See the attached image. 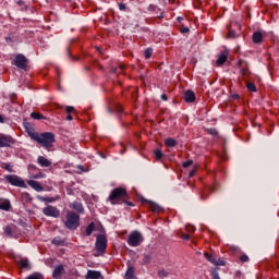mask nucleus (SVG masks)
<instances>
[{
  "label": "nucleus",
  "instance_id": "obj_1",
  "mask_svg": "<svg viewBox=\"0 0 279 279\" xmlns=\"http://www.w3.org/2000/svg\"><path fill=\"white\" fill-rule=\"evenodd\" d=\"M26 132L32 141L38 143V145L44 147V149H47V151H51V149H53V145L56 143V134L51 132L38 133L34 131V129L27 126Z\"/></svg>",
  "mask_w": 279,
  "mask_h": 279
},
{
  "label": "nucleus",
  "instance_id": "obj_2",
  "mask_svg": "<svg viewBox=\"0 0 279 279\" xmlns=\"http://www.w3.org/2000/svg\"><path fill=\"white\" fill-rule=\"evenodd\" d=\"M128 199V191L123 187H117L112 190L108 201L114 206L117 204H123Z\"/></svg>",
  "mask_w": 279,
  "mask_h": 279
},
{
  "label": "nucleus",
  "instance_id": "obj_3",
  "mask_svg": "<svg viewBox=\"0 0 279 279\" xmlns=\"http://www.w3.org/2000/svg\"><path fill=\"white\" fill-rule=\"evenodd\" d=\"M64 226L68 230H77L80 228V215L75 211H69L65 216Z\"/></svg>",
  "mask_w": 279,
  "mask_h": 279
},
{
  "label": "nucleus",
  "instance_id": "obj_4",
  "mask_svg": "<svg viewBox=\"0 0 279 279\" xmlns=\"http://www.w3.org/2000/svg\"><path fill=\"white\" fill-rule=\"evenodd\" d=\"M95 248L98 254H106V250H108V238L105 234L97 235Z\"/></svg>",
  "mask_w": 279,
  "mask_h": 279
},
{
  "label": "nucleus",
  "instance_id": "obj_5",
  "mask_svg": "<svg viewBox=\"0 0 279 279\" xmlns=\"http://www.w3.org/2000/svg\"><path fill=\"white\" fill-rule=\"evenodd\" d=\"M143 241H144L143 234L138 231L131 232L128 238V244L131 247H138V245L143 243Z\"/></svg>",
  "mask_w": 279,
  "mask_h": 279
},
{
  "label": "nucleus",
  "instance_id": "obj_6",
  "mask_svg": "<svg viewBox=\"0 0 279 279\" xmlns=\"http://www.w3.org/2000/svg\"><path fill=\"white\" fill-rule=\"evenodd\" d=\"M5 180L7 182H9V184H12V186H19L20 189H27V184H25V181H23V179H21L16 174L5 175Z\"/></svg>",
  "mask_w": 279,
  "mask_h": 279
},
{
  "label": "nucleus",
  "instance_id": "obj_7",
  "mask_svg": "<svg viewBox=\"0 0 279 279\" xmlns=\"http://www.w3.org/2000/svg\"><path fill=\"white\" fill-rule=\"evenodd\" d=\"M204 256H205L206 260L211 263V265H217L220 267H225V265H226V262L223 259H220L219 256H217L216 254L205 253Z\"/></svg>",
  "mask_w": 279,
  "mask_h": 279
},
{
  "label": "nucleus",
  "instance_id": "obj_8",
  "mask_svg": "<svg viewBox=\"0 0 279 279\" xmlns=\"http://www.w3.org/2000/svg\"><path fill=\"white\" fill-rule=\"evenodd\" d=\"M16 143V140L10 135L0 134V148L12 147Z\"/></svg>",
  "mask_w": 279,
  "mask_h": 279
},
{
  "label": "nucleus",
  "instance_id": "obj_9",
  "mask_svg": "<svg viewBox=\"0 0 279 279\" xmlns=\"http://www.w3.org/2000/svg\"><path fill=\"white\" fill-rule=\"evenodd\" d=\"M43 213L46 217H53L54 219H58V217H60V210L51 205L45 207L43 209Z\"/></svg>",
  "mask_w": 279,
  "mask_h": 279
},
{
  "label": "nucleus",
  "instance_id": "obj_10",
  "mask_svg": "<svg viewBox=\"0 0 279 279\" xmlns=\"http://www.w3.org/2000/svg\"><path fill=\"white\" fill-rule=\"evenodd\" d=\"M15 66L25 71L27 69V58L23 54H17L14 60Z\"/></svg>",
  "mask_w": 279,
  "mask_h": 279
},
{
  "label": "nucleus",
  "instance_id": "obj_11",
  "mask_svg": "<svg viewBox=\"0 0 279 279\" xmlns=\"http://www.w3.org/2000/svg\"><path fill=\"white\" fill-rule=\"evenodd\" d=\"M228 50L222 51L216 61V66H222V64H226V61L228 60Z\"/></svg>",
  "mask_w": 279,
  "mask_h": 279
},
{
  "label": "nucleus",
  "instance_id": "obj_12",
  "mask_svg": "<svg viewBox=\"0 0 279 279\" xmlns=\"http://www.w3.org/2000/svg\"><path fill=\"white\" fill-rule=\"evenodd\" d=\"M183 99L186 104H193L195 101V92L193 90L184 92Z\"/></svg>",
  "mask_w": 279,
  "mask_h": 279
},
{
  "label": "nucleus",
  "instance_id": "obj_13",
  "mask_svg": "<svg viewBox=\"0 0 279 279\" xmlns=\"http://www.w3.org/2000/svg\"><path fill=\"white\" fill-rule=\"evenodd\" d=\"M27 184L28 186H31V189H34V191H37V193H41V191H45V187H43V185H40L38 181L29 180L27 181Z\"/></svg>",
  "mask_w": 279,
  "mask_h": 279
},
{
  "label": "nucleus",
  "instance_id": "obj_14",
  "mask_svg": "<svg viewBox=\"0 0 279 279\" xmlns=\"http://www.w3.org/2000/svg\"><path fill=\"white\" fill-rule=\"evenodd\" d=\"M62 274H64V266L63 265H59L54 268L53 272H52V278L54 279H62Z\"/></svg>",
  "mask_w": 279,
  "mask_h": 279
},
{
  "label": "nucleus",
  "instance_id": "obj_15",
  "mask_svg": "<svg viewBox=\"0 0 279 279\" xmlns=\"http://www.w3.org/2000/svg\"><path fill=\"white\" fill-rule=\"evenodd\" d=\"M37 163L39 167H51V160L47 159L45 156H39L37 158Z\"/></svg>",
  "mask_w": 279,
  "mask_h": 279
},
{
  "label": "nucleus",
  "instance_id": "obj_16",
  "mask_svg": "<svg viewBox=\"0 0 279 279\" xmlns=\"http://www.w3.org/2000/svg\"><path fill=\"white\" fill-rule=\"evenodd\" d=\"M70 208L76 210V213H80L81 215H84V206L82 205V203L74 202L70 204Z\"/></svg>",
  "mask_w": 279,
  "mask_h": 279
},
{
  "label": "nucleus",
  "instance_id": "obj_17",
  "mask_svg": "<svg viewBox=\"0 0 279 279\" xmlns=\"http://www.w3.org/2000/svg\"><path fill=\"white\" fill-rule=\"evenodd\" d=\"M12 208V205L10 204L9 199L0 198V210H10Z\"/></svg>",
  "mask_w": 279,
  "mask_h": 279
},
{
  "label": "nucleus",
  "instance_id": "obj_18",
  "mask_svg": "<svg viewBox=\"0 0 279 279\" xmlns=\"http://www.w3.org/2000/svg\"><path fill=\"white\" fill-rule=\"evenodd\" d=\"M101 272L97 270H88L86 275V279H100Z\"/></svg>",
  "mask_w": 279,
  "mask_h": 279
},
{
  "label": "nucleus",
  "instance_id": "obj_19",
  "mask_svg": "<svg viewBox=\"0 0 279 279\" xmlns=\"http://www.w3.org/2000/svg\"><path fill=\"white\" fill-rule=\"evenodd\" d=\"M263 41V33L262 32H255L254 34H253V43L255 44V45H258L259 43H262Z\"/></svg>",
  "mask_w": 279,
  "mask_h": 279
},
{
  "label": "nucleus",
  "instance_id": "obj_20",
  "mask_svg": "<svg viewBox=\"0 0 279 279\" xmlns=\"http://www.w3.org/2000/svg\"><path fill=\"white\" fill-rule=\"evenodd\" d=\"M19 264L22 269H32V266H29V260L27 258H22Z\"/></svg>",
  "mask_w": 279,
  "mask_h": 279
},
{
  "label": "nucleus",
  "instance_id": "obj_21",
  "mask_svg": "<svg viewBox=\"0 0 279 279\" xmlns=\"http://www.w3.org/2000/svg\"><path fill=\"white\" fill-rule=\"evenodd\" d=\"M124 279H136V277L134 276V267L128 268Z\"/></svg>",
  "mask_w": 279,
  "mask_h": 279
},
{
  "label": "nucleus",
  "instance_id": "obj_22",
  "mask_svg": "<svg viewBox=\"0 0 279 279\" xmlns=\"http://www.w3.org/2000/svg\"><path fill=\"white\" fill-rule=\"evenodd\" d=\"M165 144L167 147H175V145H178V141L172 137H168L165 140Z\"/></svg>",
  "mask_w": 279,
  "mask_h": 279
},
{
  "label": "nucleus",
  "instance_id": "obj_23",
  "mask_svg": "<svg viewBox=\"0 0 279 279\" xmlns=\"http://www.w3.org/2000/svg\"><path fill=\"white\" fill-rule=\"evenodd\" d=\"M31 118L35 119L36 121H43V119H47L45 116L38 112H32Z\"/></svg>",
  "mask_w": 279,
  "mask_h": 279
},
{
  "label": "nucleus",
  "instance_id": "obj_24",
  "mask_svg": "<svg viewBox=\"0 0 279 279\" xmlns=\"http://www.w3.org/2000/svg\"><path fill=\"white\" fill-rule=\"evenodd\" d=\"M95 232V222H90L86 228V235L90 236Z\"/></svg>",
  "mask_w": 279,
  "mask_h": 279
},
{
  "label": "nucleus",
  "instance_id": "obj_25",
  "mask_svg": "<svg viewBox=\"0 0 279 279\" xmlns=\"http://www.w3.org/2000/svg\"><path fill=\"white\" fill-rule=\"evenodd\" d=\"M125 71V64H120L118 68H112L111 73H123Z\"/></svg>",
  "mask_w": 279,
  "mask_h": 279
},
{
  "label": "nucleus",
  "instance_id": "obj_26",
  "mask_svg": "<svg viewBox=\"0 0 279 279\" xmlns=\"http://www.w3.org/2000/svg\"><path fill=\"white\" fill-rule=\"evenodd\" d=\"M149 208L153 210V213H160V207L156 203H148Z\"/></svg>",
  "mask_w": 279,
  "mask_h": 279
},
{
  "label": "nucleus",
  "instance_id": "obj_27",
  "mask_svg": "<svg viewBox=\"0 0 279 279\" xmlns=\"http://www.w3.org/2000/svg\"><path fill=\"white\" fill-rule=\"evenodd\" d=\"M154 156H155L156 160H162V156H165V154H162V150L156 149L154 151Z\"/></svg>",
  "mask_w": 279,
  "mask_h": 279
},
{
  "label": "nucleus",
  "instance_id": "obj_28",
  "mask_svg": "<svg viewBox=\"0 0 279 279\" xmlns=\"http://www.w3.org/2000/svg\"><path fill=\"white\" fill-rule=\"evenodd\" d=\"M31 178H33L34 180H40V179L45 178V173L40 172V170H39V173H36V174L31 173Z\"/></svg>",
  "mask_w": 279,
  "mask_h": 279
},
{
  "label": "nucleus",
  "instance_id": "obj_29",
  "mask_svg": "<svg viewBox=\"0 0 279 279\" xmlns=\"http://www.w3.org/2000/svg\"><path fill=\"white\" fill-rule=\"evenodd\" d=\"M154 53V49L151 48H147L144 52V56L146 58V60H149V58H151V54Z\"/></svg>",
  "mask_w": 279,
  "mask_h": 279
},
{
  "label": "nucleus",
  "instance_id": "obj_30",
  "mask_svg": "<svg viewBox=\"0 0 279 279\" xmlns=\"http://www.w3.org/2000/svg\"><path fill=\"white\" fill-rule=\"evenodd\" d=\"M246 88L252 93H256V85L254 83H246Z\"/></svg>",
  "mask_w": 279,
  "mask_h": 279
},
{
  "label": "nucleus",
  "instance_id": "obj_31",
  "mask_svg": "<svg viewBox=\"0 0 279 279\" xmlns=\"http://www.w3.org/2000/svg\"><path fill=\"white\" fill-rule=\"evenodd\" d=\"M158 276L159 278H167V276H169V271H167L166 269H161L158 271Z\"/></svg>",
  "mask_w": 279,
  "mask_h": 279
},
{
  "label": "nucleus",
  "instance_id": "obj_32",
  "mask_svg": "<svg viewBox=\"0 0 279 279\" xmlns=\"http://www.w3.org/2000/svg\"><path fill=\"white\" fill-rule=\"evenodd\" d=\"M58 199H60V196H56V197H46V202H48V204H51L53 202H58Z\"/></svg>",
  "mask_w": 279,
  "mask_h": 279
},
{
  "label": "nucleus",
  "instance_id": "obj_33",
  "mask_svg": "<svg viewBox=\"0 0 279 279\" xmlns=\"http://www.w3.org/2000/svg\"><path fill=\"white\" fill-rule=\"evenodd\" d=\"M4 232L8 234V236H12V228H10V226L4 227Z\"/></svg>",
  "mask_w": 279,
  "mask_h": 279
},
{
  "label": "nucleus",
  "instance_id": "obj_34",
  "mask_svg": "<svg viewBox=\"0 0 279 279\" xmlns=\"http://www.w3.org/2000/svg\"><path fill=\"white\" fill-rule=\"evenodd\" d=\"M3 169H5V171H9L10 173H12V171H14V170H12V166L10 163H4Z\"/></svg>",
  "mask_w": 279,
  "mask_h": 279
},
{
  "label": "nucleus",
  "instance_id": "obj_35",
  "mask_svg": "<svg viewBox=\"0 0 279 279\" xmlns=\"http://www.w3.org/2000/svg\"><path fill=\"white\" fill-rule=\"evenodd\" d=\"M191 165H193V160H191V159L185 161V162H183L184 169H189V167H191Z\"/></svg>",
  "mask_w": 279,
  "mask_h": 279
},
{
  "label": "nucleus",
  "instance_id": "obj_36",
  "mask_svg": "<svg viewBox=\"0 0 279 279\" xmlns=\"http://www.w3.org/2000/svg\"><path fill=\"white\" fill-rule=\"evenodd\" d=\"M65 112H66L68 114H71V112H75V108H73V107H71V106L65 107Z\"/></svg>",
  "mask_w": 279,
  "mask_h": 279
},
{
  "label": "nucleus",
  "instance_id": "obj_37",
  "mask_svg": "<svg viewBox=\"0 0 279 279\" xmlns=\"http://www.w3.org/2000/svg\"><path fill=\"white\" fill-rule=\"evenodd\" d=\"M240 260H241L242 263H247V260H250V257H248L247 255H242V256L240 257Z\"/></svg>",
  "mask_w": 279,
  "mask_h": 279
},
{
  "label": "nucleus",
  "instance_id": "obj_38",
  "mask_svg": "<svg viewBox=\"0 0 279 279\" xmlns=\"http://www.w3.org/2000/svg\"><path fill=\"white\" fill-rule=\"evenodd\" d=\"M236 36V32H234V31H229V33H228V37L229 38H234Z\"/></svg>",
  "mask_w": 279,
  "mask_h": 279
},
{
  "label": "nucleus",
  "instance_id": "obj_39",
  "mask_svg": "<svg viewBox=\"0 0 279 279\" xmlns=\"http://www.w3.org/2000/svg\"><path fill=\"white\" fill-rule=\"evenodd\" d=\"M181 239H183V241H189L191 239V235L186 234V233H183L181 235Z\"/></svg>",
  "mask_w": 279,
  "mask_h": 279
},
{
  "label": "nucleus",
  "instance_id": "obj_40",
  "mask_svg": "<svg viewBox=\"0 0 279 279\" xmlns=\"http://www.w3.org/2000/svg\"><path fill=\"white\" fill-rule=\"evenodd\" d=\"M150 260H151V256H149V255L144 256V263L145 264L150 263Z\"/></svg>",
  "mask_w": 279,
  "mask_h": 279
},
{
  "label": "nucleus",
  "instance_id": "obj_41",
  "mask_svg": "<svg viewBox=\"0 0 279 279\" xmlns=\"http://www.w3.org/2000/svg\"><path fill=\"white\" fill-rule=\"evenodd\" d=\"M118 5H119V10L121 11L125 10V4L123 2H119Z\"/></svg>",
  "mask_w": 279,
  "mask_h": 279
},
{
  "label": "nucleus",
  "instance_id": "obj_42",
  "mask_svg": "<svg viewBox=\"0 0 279 279\" xmlns=\"http://www.w3.org/2000/svg\"><path fill=\"white\" fill-rule=\"evenodd\" d=\"M37 199L38 202H47V197L40 195L37 196Z\"/></svg>",
  "mask_w": 279,
  "mask_h": 279
},
{
  "label": "nucleus",
  "instance_id": "obj_43",
  "mask_svg": "<svg viewBox=\"0 0 279 279\" xmlns=\"http://www.w3.org/2000/svg\"><path fill=\"white\" fill-rule=\"evenodd\" d=\"M186 230H187V232H195V227H193V226H187V227H186Z\"/></svg>",
  "mask_w": 279,
  "mask_h": 279
},
{
  "label": "nucleus",
  "instance_id": "obj_44",
  "mask_svg": "<svg viewBox=\"0 0 279 279\" xmlns=\"http://www.w3.org/2000/svg\"><path fill=\"white\" fill-rule=\"evenodd\" d=\"M182 34H189V27L181 28Z\"/></svg>",
  "mask_w": 279,
  "mask_h": 279
},
{
  "label": "nucleus",
  "instance_id": "obj_45",
  "mask_svg": "<svg viewBox=\"0 0 279 279\" xmlns=\"http://www.w3.org/2000/svg\"><path fill=\"white\" fill-rule=\"evenodd\" d=\"M195 172H196L195 169L191 170V171H190V174H189V178H193V175H195Z\"/></svg>",
  "mask_w": 279,
  "mask_h": 279
},
{
  "label": "nucleus",
  "instance_id": "obj_46",
  "mask_svg": "<svg viewBox=\"0 0 279 279\" xmlns=\"http://www.w3.org/2000/svg\"><path fill=\"white\" fill-rule=\"evenodd\" d=\"M66 120H68V121H73V116H71V113H68Z\"/></svg>",
  "mask_w": 279,
  "mask_h": 279
},
{
  "label": "nucleus",
  "instance_id": "obj_47",
  "mask_svg": "<svg viewBox=\"0 0 279 279\" xmlns=\"http://www.w3.org/2000/svg\"><path fill=\"white\" fill-rule=\"evenodd\" d=\"M161 99H162V101H167V99H168V98H167V94H162V95H161Z\"/></svg>",
  "mask_w": 279,
  "mask_h": 279
},
{
  "label": "nucleus",
  "instance_id": "obj_48",
  "mask_svg": "<svg viewBox=\"0 0 279 279\" xmlns=\"http://www.w3.org/2000/svg\"><path fill=\"white\" fill-rule=\"evenodd\" d=\"M52 243H53V245H60V241H58V240H52Z\"/></svg>",
  "mask_w": 279,
  "mask_h": 279
},
{
  "label": "nucleus",
  "instance_id": "obj_49",
  "mask_svg": "<svg viewBox=\"0 0 279 279\" xmlns=\"http://www.w3.org/2000/svg\"><path fill=\"white\" fill-rule=\"evenodd\" d=\"M24 3H25V2H23V1H19V2H17V5L21 7V5H23Z\"/></svg>",
  "mask_w": 279,
  "mask_h": 279
},
{
  "label": "nucleus",
  "instance_id": "obj_50",
  "mask_svg": "<svg viewBox=\"0 0 279 279\" xmlns=\"http://www.w3.org/2000/svg\"><path fill=\"white\" fill-rule=\"evenodd\" d=\"M57 109H58V110H62V106L57 105Z\"/></svg>",
  "mask_w": 279,
  "mask_h": 279
},
{
  "label": "nucleus",
  "instance_id": "obj_51",
  "mask_svg": "<svg viewBox=\"0 0 279 279\" xmlns=\"http://www.w3.org/2000/svg\"><path fill=\"white\" fill-rule=\"evenodd\" d=\"M3 116H0V123H3Z\"/></svg>",
  "mask_w": 279,
  "mask_h": 279
},
{
  "label": "nucleus",
  "instance_id": "obj_52",
  "mask_svg": "<svg viewBox=\"0 0 279 279\" xmlns=\"http://www.w3.org/2000/svg\"><path fill=\"white\" fill-rule=\"evenodd\" d=\"M242 75H245L246 70H241Z\"/></svg>",
  "mask_w": 279,
  "mask_h": 279
},
{
  "label": "nucleus",
  "instance_id": "obj_53",
  "mask_svg": "<svg viewBox=\"0 0 279 279\" xmlns=\"http://www.w3.org/2000/svg\"><path fill=\"white\" fill-rule=\"evenodd\" d=\"M178 21H179V23H181L183 21V19L182 17H178Z\"/></svg>",
  "mask_w": 279,
  "mask_h": 279
},
{
  "label": "nucleus",
  "instance_id": "obj_54",
  "mask_svg": "<svg viewBox=\"0 0 279 279\" xmlns=\"http://www.w3.org/2000/svg\"><path fill=\"white\" fill-rule=\"evenodd\" d=\"M201 199H206V197H204V195H201Z\"/></svg>",
  "mask_w": 279,
  "mask_h": 279
},
{
  "label": "nucleus",
  "instance_id": "obj_55",
  "mask_svg": "<svg viewBox=\"0 0 279 279\" xmlns=\"http://www.w3.org/2000/svg\"><path fill=\"white\" fill-rule=\"evenodd\" d=\"M100 156H101L102 158H106V156H104L102 154H100Z\"/></svg>",
  "mask_w": 279,
  "mask_h": 279
},
{
  "label": "nucleus",
  "instance_id": "obj_56",
  "mask_svg": "<svg viewBox=\"0 0 279 279\" xmlns=\"http://www.w3.org/2000/svg\"><path fill=\"white\" fill-rule=\"evenodd\" d=\"M129 206H132V203H128Z\"/></svg>",
  "mask_w": 279,
  "mask_h": 279
}]
</instances>
